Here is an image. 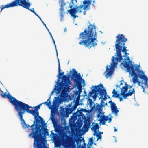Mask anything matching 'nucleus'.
I'll return each instance as SVG.
<instances>
[{
	"label": "nucleus",
	"mask_w": 148,
	"mask_h": 148,
	"mask_svg": "<svg viewBox=\"0 0 148 148\" xmlns=\"http://www.w3.org/2000/svg\"><path fill=\"white\" fill-rule=\"evenodd\" d=\"M41 104L34 107V110H30L32 107L28 104L21 101L17 112L23 127L29 128L32 132L29 134V136H32L34 138L35 141L40 140L41 131L42 130L41 122L45 123L43 119L39 116L38 110Z\"/></svg>",
	"instance_id": "1"
},
{
	"label": "nucleus",
	"mask_w": 148,
	"mask_h": 148,
	"mask_svg": "<svg viewBox=\"0 0 148 148\" xmlns=\"http://www.w3.org/2000/svg\"><path fill=\"white\" fill-rule=\"evenodd\" d=\"M127 60H128V62L126 60H124L123 62L121 63V65H123V67L127 69V72L130 73V74L132 77V81L134 84L136 82L138 83L139 86H141L143 89V92H145V88L143 86L140 85V82L138 81V77L140 79L145 81L144 84L148 88V78L144 75L143 72L139 69V65L138 66L134 65L132 64V62L130 59L129 57H128Z\"/></svg>",
	"instance_id": "2"
},
{
	"label": "nucleus",
	"mask_w": 148,
	"mask_h": 148,
	"mask_svg": "<svg viewBox=\"0 0 148 148\" xmlns=\"http://www.w3.org/2000/svg\"><path fill=\"white\" fill-rule=\"evenodd\" d=\"M96 26L91 24H89L87 28H86L84 32L79 35L78 39L81 38L83 40L79 42L80 45H84L85 47L90 49L92 47H95L97 45V43L95 41L97 38V32H96Z\"/></svg>",
	"instance_id": "3"
},
{
	"label": "nucleus",
	"mask_w": 148,
	"mask_h": 148,
	"mask_svg": "<svg viewBox=\"0 0 148 148\" xmlns=\"http://www.w3.org/2000/svg\"><path fill=\"white\" fill-rule=\"evenodd\" d=\"M91 0H85L83 2V4L80 6H76L73 8V5H69V7L71 9L67 11L71 15V16L75 19L76 17H78V15H76L77 13L79 12L81 13L82 12V10L83 8L84 10H88L90 9V5L92 3Z\"/></svg>",
	"instance_id": "4"
},
{
	"label": "nucleus",
	"mask_w": 148,
	"mask_h": 148,
	"mask_svg": "<svg viewBox=\"0 0 148 148\" xmlns=\"http://www.w3.org/2000/svg\"><path fill=\"white\" fill-rule=\"evenodd\" d=\"M19 6L26 9H28L33 13L35 11L34 8L30 9L31 4L28 0H14L6 5H2L1 11L5 8Z\"/></svg>",
	"instance_id": "5"
},
{
	"label": "nucleus",
	"mask_w": 148,
	"mask_h": 148,
	"mask_svg": "<svg viewBox=\"0 0 148 148\" xmlns=\"http://www.w3.org/2000/svg\"><path fill=\"white\" fill-rule=\"evenodd\" d=\"M72 71L71 78L73 80L75 86H77V88L79 90V91H77L75 92V96L77 97V101H79L80 99V94L81 92L82 88L81 82H83L84 83V79H81V81H80L79 79L82 78L80 74H77L76 70L74 69H73Z\"/></svg>",
	"instance_id": "6"
},
{
	"label": "nucleus",
	"mask_w": 148,
	"mask_h": 148,
	"mask_svg": "<svg viewBox=\"0 0 148 148\" xmlns=\"http://www.w3.org/2000/svg\"><path fill=\"white\" fill-rule=\"evenodd\" d=\"M125 86H123L121 88V95L124 99H126L127 97L132 96L135 92L134 89L132 88V86L127 84L125 82Z\"/></svg>",
	"instance_id": "7"
},
{
	"label": "nucleus",
	"mask_w": 148,
	"mask_h": 148,
	"mask_svg": "<svg viewBox=\"0 0 148 148\" xmlns=\"http://www.w3.org/2000/svg\"><path fill=\"white\" fill-rule=\"evenodd\" d=\"M1 95L2 97H6L9 99L10 102L14 106L15 110L17 112L21 101L17 100L9 93L7 94H6V92L4 93H1Z\"/></svg>",
	"instance_id": "8"
},
{
	"label": "nucleus",
	"mask_w": 148,
	"mask_h": 148,
	"mask_svg": "<svg viewBox=\"0 0 148 148\" xmlns=\"http://www.w3.org/2000/svg\"><path fill=\"white\" fill-rule=\"evenodd\" d=\"M69 87V86L58 85L57 86L56 88H54V89L56 92L57 94H59L61 91L60 95V97L64 99L68 95L67 92Z\"/></svg>",
	"instance_id": "9"
},
{
	"label": "nucleus",
	"mask_w": 148,
	"mask_h": 148,
	"mask_svg": "<svg viewBox=\"0 0 148 148\" xmlns=\"http://www.w3.org/2000/svg\"><path fill=\"white\" fill-rule=\"evenodd\" d=\"M42 128V130L41 131V138L40 140L38 141L36 140L35 141L34 138L32 137V136H29H29L32 138H33L34 139V145L33 147L34 148H44V146L41 144L42 142V133L44 136L46 135H49V132H48V130L46 128Z\"/></svg>",
	"instance_id": "10"
},
{
	"label": "nucleus",
	"mask_w": 148,
	"mask_h": 148,
	"mask_svg": "<svg viewBox=\"0 0 148 148\" xmlns=\"http://www.w3.org/2000/svg\"><path fill=\"white\" fill-rule=\"evenodd\" d=\"M116 40L115 42V44L116 43L118 42L117 40L118 39H120L119 40V42L121 43V41H122V43L123 44H124L123 45H122L121 47V51L124 53L125 55H126V52L128 51L127 49V47L125 46V42L127 41V39L125 38L123 34H119L118 35L116 36Z\"/></svg>",
	"instance_id": "11"
},
{
	"label": "nucleus",
	"mask_w": 148,
	"mask_h": 148,
	"mask_svg": "<svg viewBox=\"0 0 148 148\" xmlns=\"http://www.w3.org/2000/svg\"><path fill=\"white\" fill-rule=\"evenodd\" d=\"M120 39H119L117 40L116 43L115 44V48L116 50V55L118 57L119 59V61L120 62L123 60L122 58V56L121 54V47L122 45H123L124 44H123L122 43V41H121V43L119 42V40Z\"/></svg>",
	"instance_id": "12"
},
{
	"label": "nucleus",
	"mask_w": 148,
	"mask_h": 148,
	"mask_svg": "<svg viewBox=\"0 0 148 148\" xmlns=\"http://www.w3.org/2000/svg\"><path fill=\"white\" fill-rule=\"evenodd\" d=\"M103 88H98L97 89L96 91H95L94 95L92 96V97L94 99V101H95L98 94L102 97L104 95V94L105 95L107 94L106 90L104 89H103Z\"/></svg>",
	"instance_id": "13"
},
{
	"label": "nucleus",
	"mask_w": 148,
	"mask_h": 148,
	"mask_svg": "<svg viewBox=\"0 0 148 148\" xmlns=\"http://www.w3.org/2000/svg\"><path fill=\"white\" fill-rule=\"evenodd\" d=\"M50 118L51 119L52 123L53 124L55 131L56 132H60L61 130L60 126L59 125L56 123V121L55 118V116L52 114V113L51 114V117Z\"/></svg>",
	"instance_id": "14"
},
{
	"label": "nucleus",
	"mask_w": 148,
	"mask_h": 148,
	"mask_svg": "<svg viewBox=\"0 0 148 148\" xmlns=\"http://www.w3.org/2000/svg\"><path fill=\"white\" fill-rule=\"evenodd\" d=\"M79 104L75 103L72 106V103L69 104L68 105L69 107L65 109V112L67 114H69L71 113L72 112L75 110Z\"/></svg>",
	"instance_id": "15"
},
{
	"label": "nucleus",
	"mask_w": 148,
	"mask_h": 148,
	"mask_svg": "<svg viewBox=\"0 0 148 148\" xmlns=\"http://www.w3.org/2000/svg\"><path fill=\"white\" fill-rule=\"evenodd\" d=\"M69 75V74L68 75V76H67L66 75H64L62 78V81L58 85L69 86V85L70 83L68 77Z\"/></svg>",
	"instance_id": "16"
},
{
	"label": "nucleus",
	"mask_w": 148,
	"mask_h": 148,
	"mask_svg": "<svg viewBox=\"0 0 148 148\" xmlns=\"http://www.w3.org/2000/svg\"><path fill=\"white\" fill-rule=\"evenodd\" d=\"M110 69H109L108 66L107 65L106 66V71L104 73L107 72L106 74L105 75V77L106 78H108L112 74L113 71H114V68L111 66H109Z\"/></svg>",
	"instance_id": "17"
},
{
	"label": "nucleus",
	"mask_w": 148,
	"mask_h": 148,
	"mask_svg": "<svg viewBox=\"0 0 148 148\" xmlns=\"http://www.w3.org/2000/svg\"><path fill=\"white\" fill-rule=\"evenodd\" d=\"M103 84H100L97 85L95 86V87L94 88L92 89V88H91L92 90L90 91L88 95V98L90 97L95 92V91H96L97 89L98 88H103Z\"/></svg>",
	"instance_id": "18"
},
{
	"label": "nucleus",
	"mask_w": 148,
	"mask_h": 148,
	"mask_svg": "<svg viewBox=\"0 0 148 148\" xmlns=\"http://www.w3.org/2000/svg\"><path fill=\"white\" fill-rule=\"evenodd\" d=\"M107 103L105 104V102L102 100L100 105L98 104L97 105L96 107V110H97L98 112L100 113H101V112L102 110V107L105 106L107 105Z\"/></svg>",
	"instance_id": "19"
},
{
	"label": "nucleus",
	"mask_w": 148,
	"mask_h": 148,
	"mask_svg": "<svg viewBox=\"0 0 148 148\" xmlns=\"http://www.w3.org/2000/svg\"><path fill=\"white\" fill-rule=\"evenodd\" d=\"M117 91H116L115 89L113 90L112 92V93L113 94V95L112 96V97H114L115 96L117 98L119 97L120 99V101H121L123 100V98L122 97H119V96L120 95H121L117 93Z\"/></svg>",
	"instance_id": "20"
},
{
	"label": "nucleus",
	"mask_w": 148,
	"mask_h": 148,
	"mask_svg": "<svg viewBox=\"0 0 148 148\" xmlns=\"http://www.w3.org/2000/svg\"><path fill=\"white\" fill-rule=\"evenodd\" d=\"M83 111L82 109L81 110L77 111L75 113V115L77 117H78L79 118L82 117L83 118L84 115V114L83 113Z\"/></svg>",
	"instance_id": "21"
},
{
	"label": "nucleus",
	"mask_w": 148,
	"mask_h": 148,
	"mask_svg": "<svg viewBox=\"0 0 148 148\" xmlns=\"http://www.w3.org/2000/svg\"><path fill=\"white\" fill-rule=\"evenodd\" d=\"M58 72H59V74L58 75V78H60V76L61 77L62 76H63L64 75V72H60V62L59 61V60L58 58Z\"/></svg>",
	"instance_id": "22"
},
{
	"label": "nucleus",
	"mask_w": 148,
	"mask_h": 148,
	"mask_svg": "<svg viewBox=\"0 0 148 148\" xmlns=\"http://www.w3.org/2000/svg\"><path fill=\"white\" fill-rule=\"evenodd\" d=\"M99 128V126L97 123H96L95 125H94L93 126V128H91L92 130V129L93 128L94 129V132H95L93 134L95 135L96 133H97V130H98Z\"/></svg>",
	"instance_id": "23"
},
{
	"label": "nucleus",
	"mask_w": 148,
	"mask_h": 148,
	"mask_svg": "<svg viewBox=\"0 0 148 148\" xmlns=\"http://www.w3.org/2000/svg\"><path fill=\"white\" fill-rule=\"evenodd\" d=\"M87 102L88 103H89L90 107H91L93 108H95L96 109V108L95 107V105H94L93 106H92L94 104V103L91 99L88 98V99Z\"/></svg>",
	"instance_id": "24"
},
{
	"label": "nucleus",
	"mask_w": 148,
	"mask_h": 148,
	"mask_svg": "<svg viewBox=\"0 0 148 148\" xmlns=\"http://www.w3.org/2000/svg\"><path fill=\"white\" fill-rule=\"evenodd\" d=\"M112 113H114L116 116H118V113L119 112V110L117 109V107L111 109Z\"/></svg>",
	"instance_id": "25"
},
{
	"label": "nucleus",
	"mask_w": 148,
	"mask_h": 148,
	"mask_svg": "<svg viewBox=\"0 0 148 148\" xmlns=\"http://www.w3.org/2000/svg\"><path fill=\"white\" fill-rule=\"evenodd\" d=\"M112 57V62L113 64L114 65L116 64L117 63L115 61H118V60H119L118 57L117 56V57H116V58L114 57Z\"/></svg>",
	"instance_id": "26"
},
{
	"label": "nucleus",
	"mask_w": 148,
	"mask_h": 148,
	"mask_svg": "<svg viewBox=\"0 0 148 148\" xmlns=\"http://www.w3.org/2000/svg\"><path fill=\"white\" fill-rule=\"evenodd\" d=\"M50 97L49 99L47 100V101L43 103H42L41 105L42 104H45L46 105L48 106H50L51 105V101L50 100Z\"/></svg>",
	"instance_id": "27"
},
{
	"label": "nucleus",
	"mask_w": 148,
	"mask_h": 148,
	"mask_svg": "<svg viewBox=\"0 0 148 148\" xmlns=\"http://www.w3.org/2000/svg\"><path fill=\"white\" fill-rule=\"evenodd\" d=\"M108 103L110 104L111 109L116 107L117 106H116L115 103L112 101H109Z\"/></svg>",
	"instance_id": "28"
},
{
	"label": "nucleus",
	"mask_w": 148,
	"mask_h": 148,
	"mask_svg": "<svg viewBox=\"0 0 148 148\" xmlns=\"http://www.w3.org/2000/svg\"><path fill=\"white\" fill-rule=\"evenodd\" d=\"M106 121L103 119V118L102 117L101 119L100 120V122L102 123V124L104 125L105 124Z\"/></svg>",
	"instance_id": "29"
},
{
	"label": "nucleus",
	"mask_w": 148,
	"mask_h": 148,
	"mask_svg": "<svg viewBox=\"0 0 148 148\" xmlns=\"http://www.w3.org/2000/svg\"><path fill=\"white\" fill-rule=\"evenodd\" d=\"M102 117L103 118V119L105 120L106 121H107L109 119V117L108 116H105L104 115H103V116Z\"/></svg>",
	"instance_id": "30"
},
{
	"label": "nucleus",
	"mask_w": 148,
	"mask_h": 148,
	"mask_svg": "<svg viewBox=\"0 0 148 148\" xmlns=\"http://www.w3.org/2000/svg\"><path fill=\"white\" fill-rule=\"evenodd\" d=\"M126 55H125V56H127V57H126V59H125L124 60V61H123V62H124V60H126V62H128V61H129V60H127V57H128V56H127L128 55H129V53H127V52H126Z\"/></svg>",
	"instance_id": "31"
},
{
	"label": "nucleus",
	"mask_w": 148,
	"mask_h": 148,
	"mask_svg": "<svg viewBox=\"0 0 148 148\" xmlns=\"http://www.w3.org/2000/svg\"><path fill=\"white\" fill-rule=\"evenodd\" d=\"M52 38V40H53V43H54V45H55V48H56V43H55V41H54V39H53V38ZM56 51L57 55V56H58L57 51V50L56 48Z\"/></svg>",
	"instance_id": "32"
},
{
	"label": "nucleus",
	"mask_w": 148,
	"mask_h": 148,
	"mask_svg": "<svg viewBox=\"0 0 148 148\" xmlns=\"http://www.w3.org/2000/svg\"><path fill=\"white\" fill-rule=\"evenodd\" d=\"M84 128L85 129H88V126L87 124H84Z\"/></svg>",
	"instance_id": "33"
},
{
	"label": "nucleus",
	"mask_w": 148,
	"mask_h": 148,
	"mask_svg": "<svg viewBox=\"0 0 148 148\" xmlns=\"http://www.w3.org/2000/svg\"><path fill=\"white\" fill-rule=\"evenodd\" d=\"M90 141H91V145H92L93 143L92 138H91L90 139Z\"/></svg>",
	"instance_id": "34"
},
{
	"label": "nucleus",
	"mask_w": 148,
	"mask_h": 148,
	"mask_svg": "<svg viewBox=\"0 0 148 148\" xmlns=\"http://www.w3.org/2000/svg\"><path fill=\"white\" fill-rule=\"evenodd\" d=\"M61 8H60V10H61V11L62 12H63L64 10V9L62 8V5H61Z\"/></svg>",
	"instance_id": "35"
},
{
	"label": "nucleus",
	"mask_w": 148,
	"mask_h": 148,
	"mask_svg": "<svg viewBox=\"0 0 148 148\" xmlns=\"http://www.w3.org/2000/svg\"><path fill=\"white\" fill-rule=\"evenodd\" d=\"M41 21L42 22V23H43V24L45 26V27H46V28H47V29L48 31H49V29H48L47 27L46 26V24H45V23H44V22H43V21L42 20V21Z\"/></svg>",
	"instance_id": "36"
},
{
	"label": "nucleus",
	"mask_w": 148,
	"mask_h": 148,
	"mask_svg": "<svg viewBox=\"0 0 148 148\" xmlns=\"http://www.w3.org/2000/svg\"><path fill=\"white\" fill-rule=\"evenodd\" d=\"M122 81H123L122 80L121 81V83H120V85H119V86H118V85H117V87H119L121 85H122L123 84V83L122 82Z\"/></svg>",
	"instance_id": "37"
},
{
	"label": "nucleus",
	"mask_w": 148,
	"mask_h": 148,
	"mask_svg": "<svg viewBox=\"0 0 148 148\" xmlns=\"http://www.w3.org/2000/svg\"><path fill=\"white\" fill-rule=\"evenodd\" d=\"M96 136L97 137H99V138L100 137H101V135H99V134H97L96 135Z\"/></svg>",
	"instance_id": "38"
},
{
	"label": "nucleus",
	"mask_w": 148,
	"mask_h": 148,
	"mask_svg": "<svg viewBox=\"0 0 148 148\" xmlns=\"http://www.w3.org/2000/svg\"><path fill=\"white\" fill-rule=\"evenodd\" d=\"M74 0H71V2L73 5H74V3H73Z\"/></svg>",
	"instance_id": "39"
},
{
	"label": "nucleus",
	"mask_w": 148,
	"mask_h": 148,
	"mask_svg": "<svg viewBox=\"0 0 148 148\" xmlns=\"http://www.w3.org/2000/svg\"><path fill=\"white\" fill-rule=\"evenodd\" d=\"M82 109V110L83 111H84L85 112H86V111L87 110H86L85 109Z\"/></svg>",
	"instance_id": "40"
},
{
	"label": "nucleus",
	"mask_w": 148,
	"mask_h": 148,
	"mask_svg": "<svg viewBox=\"0 0 148 148\" xmlns=\"http://www.w3.org/2000/svg\"><path fill=\"white\" fill-rule=\"evenodd\" d=\"M108 120H109V122H110V121H111L112 120V119L111 118V117L110 118H109V119Z\"/></svg>",
	"instance_id": "41"
},
{
	"label": "nucleus",
	"mask_w": 148,
	"mask_h": 148,
	"mask_svg": "<svg viewBox=\"0 0 148 148\" xmlns=\"http://www.w3.org/2000/svg\"><path fill=\"white\" fill-rule=\"evenodd\" d=\"M85 10V11L83 12V14L84 15H85L86 14V11L87 10Z\"/></svg>",
	"instance_id": "42"
},
{
	"label": "nucleus",
	"mask_w": 148,
	"mask_h": 148,
	"mask_svg": "<svg viewBox=\"0 0 148 148\" xmlns=\"http://www.w3.org/2000/svg\"><path fill=\"white\" fill-rule=\"evenodd\" d=\"M33 13L36 15L37 16H38V15L36 14V12H35V11Z\"/></svg>",
	"instance_id": "43"
},
{
	"label": "nucleus",
	"mask_w": 148,
	"mask_h": 148,
	"mask_svg": "<svg viewBox=\"0 0 148 148\" xmlns=\"http://www.w3.org/2000/svg\"><path fill=\"white\" fill-rule=\"evenodd\" d=\"M117 129H116L115 127H114V132H117Z\"/></svg>",
	"instance_id": "44"
},
{
	"label": "nucleus",
	"mask_w": 148,
	"mask_h": 148,
	"mask_svg": "<svg viewBox=\"0 0 148 148\" xmlns=\"http://www.w3.org/2000/svg\"><path fill=\"white\" fill-rule=\"evenodd\" d=\"M48 31L49 32V34H50V36H51V38H53V37H52V34H51V33L49 32V31Z\"/></svg>",
	"instance_id": "45"
},
{
	"label": "nucleus",
	"mask_w": 148,
	"mask_h": 148,
	"mask_svg": "<svg viewBox=\"0 0 148 148\" xmlns=\"http://www.w3.org/2000/svg\"><path fill=\"white\" fill-rule=\"evenodd\" d=\"M84 93L85 95H87L86 92V91L84 90Z\"/></svg>",
	"instance_id": "46"
},
{
	"label": "nucleus",
	"mask_w": 148,
	"mask_h": 148,
	"mask_svg": "<svg viewBox=\"0 0 148 148\" xmlns=\"http://www.w3.org/2000/svg\"><path fill=\"white\" fill-rule=\"evenodd\" d=\"M106 95H105V97H106ZM107 99V98H106V97H105V98H103V99Z\"/></svg>",
	"instance_id": "47"
},
{
	"label": "nucleus",
	"mask_w": 148,
	"mask_h": 148,
	"mask_svg": "<svg viewBox=\"0 0 148 148\" xmlns=\"http://www.w3.org/2000/svg\"><path fill=\"white\" fill-rule=\"evenodd\" d=\"M39 18L42 21V19L41 18L38 16Z\"/></svg>",
	"instance_id": "48"
},
{
	"label": "nucleus",
	"mask_w": 148,
	"mask_h": 148,
	"mask_svg": "<svg viewBox=\"0 0 148 148\" xmlns=\"http://www.w3.org/2000/svg\"><path fill=\"white\" fill-rule=\"evenodd\" d=\"M54 92V90H53V91H52L51 92V93L52 94Z\"/></svg>",
	"instance_id": "49"
},
{
	"label": "nucleus",
	"mask_w": 148,
	"mask_h": 148,
	"mask_svg": "<svg viewBox=\"0 0 148 148\" xmlns=\"http://www.w3.org/2000/svg\"><path fill=\"white\" fill-rule=\"evenodd\" d=\"M53 104H54V103H55V100H54V101H53Z\"/></svg>",
	"instance_id": "50"
},
{
	"label": "nucleus",
	"mask_w": 148,
	"mask_h": 148,
	"mask_svg": "<svg viewBox=\"0 0 148 148\" xmlns=\"http://www.w3.org/2000/svg\"><path fill=\"white\" fill-rule=\"evenodd\" d=\"M57 98H58V99H59V96H58V97H55V99H57Z\"/></svg>",
	"instance_id": "51"
},
{
	"label": "nucleus",
	"mask_w": 148,
	"mask_h": 148,
	"mask_svg": "<svg viewBox=\"0 0 148 148\" xmlns=\"http://www.w3.org/2000/svg\"><path fill=\"white\" fill-rule=\"evenodd\" d=\"M107 96L108 97V98H110V97L108 95H107Z\"/></svg>",
	"instance_id": "52"
},
{
	"label": "nucleus",
	"mask_w": 148,
	"mask_h": 148,
	"mask_svg": "<svg viewBox=\"0 0 148 148\" xmlns=\"http://www.w3.org/2000/svg\"><path fill=\"white\" fill-rule=\"evenodd\" d=\"M76 3H77V0H75Z\"/></svg>",
	"instance_id": "53"
},
{
	"label": "nucleus",
	"mask_w": 148,
	"mask_h": 148,
	"mask_svg": "<svg viewBox=\"0 0 148 148\" xmlns=\"http://www.w3.org/2000/svg\"><path fill=\"white\" fill-rule=\"evenodd\" d=\"M71 72H72V71H70V73H71Z\"/></svg>",
	"instance_id": "54"
},
{
	"label": "nucleus",
	"mask_w": 148,
	"mask_h": 148,
	"mask_svg": "<svg viewBox=\"0 0 148 148\" xmlns=\"http://www.w3.org/2000/svg\"><path fill=\"white\" fill-rule=\"evenodd\" d=\"M94 1H93V2H94Z\"/></svg>",
	"instance_id": "55"
},
{
	"label": "nucleus",
	"mask_w": 148,
	"mask_h": 148,
	"mask_svg": "<svg viewBox=\"0 0 148 148\" xmlns=\"http://www.w3.org/2000/svg\"><path fill=\"white\" fill-rule=\"evenodd\" d=\"M45 125H46V124L45 123Z\"/></svg>",
	"instance_id": "56"
},
{
	"label": "nucleus",
	"mask_w": 148,
	"mask_h": 148,
	"mask_svg": "<svg viewBox=\"0 0 148 148\" xmlns=\"http://www.w3.org/2000/svg\"><path fill=\"white\" fill-rule=\"evenodd\" d=\"M83 141H84V139L83 140Z\"/></svg>",
	"instance_id": "57"
}]
</instances>
